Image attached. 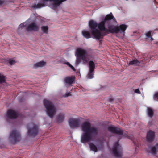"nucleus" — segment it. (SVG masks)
Instances as JSON below:
<instances>
[{"mask_svg":"<svg viewBox=\"0 0 158 158\" xmlns=\"http://www.w3.org/2000/svg\"><path fill=\"white\" fill-rule=\"evenodd\" d=\"M113 19L116 23L117 21L112 13L107 15L104 20L98 24L95 21L90 20L89 22V26L90 29L91 33L94 37L97 39H100L103 36L101 32H109L111 33H124L128 26L122 24L119 26H108V28L105 27V25L108 23L110 20Z\"/></svg>","mask_w":158,"mask_h":158,"instance_id":"nucleus-1","label":"nucleus"},{"mask_svg":"<svg viewBox=\"0 0 158 158\" xmlns=\"http://www.w3.org/2000/svg\"><path fill=\"white\" fill-rule=\"evenodd\" d=\"M81 128L83 133L81 135V141L83 143L91 140L92 136L96 135L98 131L97 128L91 127L90 123L87 122L82 124Z\"/></svg>","mask_w":158,"mask_h":158,"instance_id":"nucleus-2","label":"nucleus"},{"mask_svg":"<svg viewBox=\"0 0 158 158\" xmlns=\"http://www.w3.org/2000/svg\"><path fill=\"white\" fill-rule=\"evenodd\" d=\"M66 0H40L37 4L32 5L30 7L33 9H39L48 6L51 8L56 10L60 5Z\"/></svg>","mask_w":158,"mask_h":158,"instance_id":"nucleus-3","label":"nucleus"},{"mask_svg":"<svg viewBox=\"0 0 158 158\" xmlns=\"http://www.w3.org/2000/svg\"><path fill=\"white\" fill-rule=\"evenodd\" d=\"M76 59L75 61L76 66H77L82 61L84 63H87L90 59L91 56L85 49L79 48L75 51Z\"/></svg>","mask_w":158,"mask_h":158,"instance_id":"nucleus-4","label":"nucleus"},{"mask_svg":"<svg viewBox=\"0 0 158 158\" xmlns=\"http://www.w3.org/2000/svg\"><path fill=\"white\" fill-rule=\"evenodd\" d=\"M44 104L48 115L51 118H53L55 114L56 109L52 103L50 101L45 99L44 101Z\"/></svg>","mask_w":158,"mask_h":158,"instance_id":"nucleus-5","label":"nucleus"},{"mask_svg":"<svg viewBox=\"0 0 158 158\" xmlns=\"http://www.w3.org/2000/svg\"><path fill=\"white\" fill-rule=\"evenodd\" d=\"M28 132L30 135L35 136L38 132L37 126L33 123L29 124L28 126Z\"/></svg>","mask_w":158,"mask_h":158,"instance_id":"nucleus-6","label":"nucleus"},{"mask_svg":"<svg viewBox=\"0 0 158 158\" xmlns=\"http://www.w3.org/2000/svg\"><path fill=\"white\" fill-rule=\"evenodd\" d=\"M9 140L12 142L19 141L20 139V134L17 130L13 131L10 133Z\"/></svg>","mask_w":158,"mask_h":158,"instance_id":"nucleus-7","label":"nucleus"},{"mask_svg":"<svg viewBox=\"0 0 158 158\" xmlns=\"http://www.w3.org/2000/svg\"><path fill=\"white\" fill-rule=\"evenodd\" d=\"M121 146L118 143H116L113 148V152L114 156L117 157L122 156V155L121 151Z\"/></svg>","mask_w":158,"mask_h":158,"instance_id":"nucleus-8","label":"nucleus"},{"mask_svg":"<svg viewBox=\"0 0 158 158\" xmlns=\"http://www.w3.org/2000/svg\"><path fill=\"white\" fill-rule=\"evenodd\" d=\"M70 126L72 128L78 127L80 124L79 120L78 119L70 118L68 121Z\"/></svg>","mask_w":158,"mask_h":158,"instance_id":"nucleus-9","label":"nucleus"},{"mask_svg":"<svg viewBox=\"0 0 158 158\" xmlns=\"http://www.w3.org/2000/svg\"><path fill=\"white\" fill-rule=\"evenodd\" d=\"M89 72L88 75L87 77L89 79H91L93 78L94 76L93 72L94 70L95 65L94 62L92 61H90L89 63Z\"/></svg>","mask_w":158,"mask_h":158,"instance_id":"nucleus-10","label":"nucleus"},{"mask_svg":"<svg viewBox=\"0 0 158 158\" xmlns=\"http://www.w3.org/2000/svg\"><path fill=\"white\" fill-rule=\"evenodd\" d=\"M17 113L15 110H9L7 113V117L10 118H15L18 116Z\"/></svg>","mask_w":158,"mask_h":158,"instance_id":"nucleus-11","label":"nucleus"},{"mask_svg":"<svg viewBox=\"0 0 158 158\" xmlns=\"http://www.w3.org/2000/svg\"><path fill=\"white\" fill-rule=\"evenodd\" d=\"M38 29V26L34 23H32L29 24L27 27V30L28 31H37Z\"/></svg>","mask_w":158,"mask_h":158,"instance_id":"nucleus-12","label":"nucleus"},{"mask_svg":"<svg viewBox=\"0 0 158 158\" xmlns=\"http://www.w3.org/2000/svg\"><path fill=\"white\" fill-rule=\"evenodd\" d=\"M108 130L112 133L121 134L122 131L119 129L116 128L113 126H110L108 127Z\"/></svg>","mask_w":158,"mask_h":158,"instance_id":"nucleus-13","label":"nucleus"},{"mask_svg":"<svg viewBox=\"0 0 158 158\" xmlns=\"http://www.w3.org/2000/svg\"><path fill=\"white\" fill-rule=\"evenodd\" d=\"M154 133L152 131L148 132L147 136V139L148 141H152L154 138Z\"/></svg>","mask_w":158,"mask_h":158,"instance_id":"nucleus-14","label":"nucleus"},{"mask_svg":"<svg viewBox=\"0 0 158 158\" xmlns=\"http://www.w3.org/2000/svg\"><path fill=\"white\" fill-rule=\"evenodd\" d=\"M74 77H68L65 78L64 81L67 85H70L73 83L74 81Z\"/></svg>","mask_w":158,"mask_h":158,"instance_id":"nucleus-15","label":"nucleus"},{"mask_svg":"<svg viewBox=\"0 0 158 158\" xmlns=\"http://www.w3.org/2000/svg\"><path fill=\"white\" fill-rule=\"evenodd\" d=\"M65 113L61 112L59 113L57 116V120L59 122H61L63 121L65 117Z\"/></svg>","mask_w":158,"mask_h":158,"instance_id":"nucleus-16","label":"nucleus"},{"mask_svg":"<svg viewBox=\"0 0 158 158\" xmlns=\"http://www.w3.org/2000/svg\"><path fill=\"white\" fill-rule=\"evenodd\" d=\"M150 152L153 154H156L158 153V143L151 148Z\"/></svg>","mask_w":158,"mask_h":158,"instance_id":"nucleus-17","label":"nucleus"},{"mask_svg":"<svg viewBox=\"0 0 158 158\" xmlns=\"http://www.w3.org/2000/svg\"><path fill=\"white\" fill-rule=\"evenodd\" d=\"M46 64V62L42 61L35 64L34 65V67H41L44 66Z\"/></svg>","mask_w":158,"mask_h":158,"instance_id":"nucleus-18","label":"nucleus"},{"mask_svg":"<svg viewBox=\"0 0 158 158\" xmlns=\"http://www.w3.org/2000/svg\"><path fill=\"white\" fill-rule=\"evenodd\" d=\"M82 33L83 35L85 38L88 39L91 37L90 33L87 30H83Z\"/></svg>","mask_w":158,"mask_h":158,"instance_id":"nucleus-19","label":"nucleus"},{"mask_svg":"<svg viewBox=\"0 0 158 158\" xmlns=\"http://www.w3.org/2000/svg\"><path fill=\"white\" fill-rule=\"evenodd\" d=\"M147 114L148 116L152 118L154 112L153 110L151 108L148 107L147 109Z\"/></svg>","mask_w":158,"mask_h":158,"instance_id":"nucleus-20","label":"nucleus"},{"mask_svg":"<svg viewBox=\"0 0 158 158\" xmlns=\"http://www.w3.org/2000/svg\"><path fill=\"white\" fill-rule=\"evenodd\" d=\"M140 63V62L136 59L133 60L131 61L128 63L129 65H134L136 66L138 65Z\"/></svg>","mask_w":158,"mask_h":158,"instance_id":"nucleus-21","label":"nucleus"},{"mask_svg":"<svg viewBox=\"0 0 158 158\" xmlns=\"http://www.w3.org/2000/svg\"><path fill=\"white\" fill-rule=\"evenodd\" d=\"M89 146L91 150L95 152H97V149L96 147L93 143H90L89 144Z\"/></svg>","mask_w":158,"mask_h":158,"instance_id":"nucleus-22","label":"nucleus"},{"mask_svg":"<svg viewBox=\"0 0 158 158\" xmlns=\"http://www.w3.org/2000/svg\"><path fill=\"white\" fill-rule=\"evenodd\" d=\"M152 31H149L146 32L145 34V35H146V36L148 38H150V40L151 41H152L153 40L152 37Z\"/></svg>","mask_w":158,"mask_h":158,"instance_id":"nucleus-23","label":"nucleus"},{"mask_svg":"<svg viewBox=\"0 0 158 158\" xmlns=\"http://www.w3.org/2000/svg\"><path fill=\"white\" fill-rule=\"evenodd\" d=\"M41 30L44 33H47L48 30V26H42L41 27Z\"/></svg>","mask_w":158,"mask_h":158,"instance_id":"nucleus-24","label":"nucleus"},{"mask_svg":"<svg viewBox=\"0 0 158 158\" xmlns=\"http://www.w3.org/2000/svg\"><path fill=\"white\" fill-rule=\"evenodd\" d=\"M5 81V77L2 74H0V83Z\"/></svg>","mask_w":158,"mask_h":158,"instance_id":"nucleus-25","label":"nucleus"},{"mask_svg":"<svg viewBox=\"0 0 158 158\" xmlns=\"http://www.w3.org/2000/svg\"><path fill=\"white\" fill-rule=\"evenodd\" d=\"M64 63L69 66L72 70L74 71H75V69L74 67L71 65L69 63L66 62H65Z\"/></svg>","mask_w":158,"mask_h":158,"instance_id":"nucleus-26","label":"nucleus"},{"mask_svg":"<svg viewBox=\"0 0 158 158\" xmlns=\"http://www.w3.org/2000/svg\"><path fill=\"white\" fill-rule=\"evenodd\" d=\"M27 25V22H25L21 24L19 26V28H23Z\"/></svg>","mask_w":158,"mask_h":158,"instance_id":"nucleus-27","label":"nucleus"},{"mask_svg":"<svg viewBox=\"0 0 158 158\" xmlns=\"http://www.w3.org/2000/svg\"><path fill=\"white\" fill-rule=\"evenodd\" d=\"M153 98L155 100H156V99L158 100V92H156L154 94Z\"/></svg>","mask_w":158,"mask_h":158,"instance_id":"nucleus-28","label":"nucleus"},{"mask_svg":"<svg viewBox=\"0 0 158 158\" xmlns=\"http://www.w3.org/2000/svg\"><path fill=\"white\" fill-rule=\"evenodd\" d=\"M71 96V93L70 92H69L68 93H66L64 94L63 95V97H67L68 96Z\"/></svg>","mask_w":158,"mask_h":158,"instance_id":"nucleus-29","label":"nucleus"},{"mask_svg":"<svg viewBox=\"0 0 158 158\" xmlns=\"http://www.w3.org/2000/svg\"><path fill=\"white\" fill-rule=\"evenodd\" d=\"M9 62L10 64L12 65L15 63L16 62L12 59H10L9 60Z\"/></svg>","mask_w":158,"mask_h":158,"instance_id":"nucleus-30","label":"nucleus"},{"mask_svg":"<svg viewBox=\"0 0 158 158\" xmlns=\"http://www.w3.org/2000/svg\"><path fill=\"white\" fill-rule=\"evenodd\" d=\"M7 2V0H0V5H2Z\"/></svg>","mask_w":158,"mask_h":158,"instance_id":"nucleus-31","label":"nucleus"},{"mask_svg":"<svg viewBox=\"0 0 158 158\" xmlns=\"http://www.w3.org/2000/svg\"><path fill=\"white\" fill-rule=\"evenodd\" d=\"M135 92L137 93H139L140 91L139 89H136L135 90Z\"/></svg>","mask_w":158,"mask_h":158,"instance_id":"nucleus-32","label":"nucleus"},{"mask_svg":"<svg viewBox=\"0 0 158 158\" xmlns=\"http://www.w3.org/2000/svg\"><path fill=\"white\" fill-rule=\"evenodd\" d=\"M156 44L158 45V42L156 43Z\"/></svg>","mask_w":158,"mask_h":158,"instance_id":"nucleus-33","label":"nucleus"},{"mask_svg":"<svg viewBox=\"0 0 158 158\" xmlns=\"http://www.w3.org/2000/svg\"><path fill=\"white\" fill-rule=\"evenodd\" d=\"M155 1H156V0H155Z\"/></svg>","mask_w":158,"mask_h":158,"instance_id":"nucleus-34","label":"nucleus"}]
</instances>
